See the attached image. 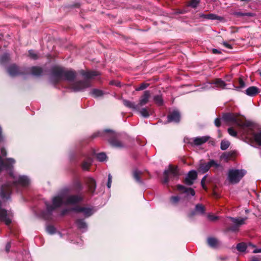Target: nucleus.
I'll return each instance as SVG.
<instances>
[{"instance_id": "1", "label": "nucleus", "mask_w": 261, "mask_h": 261, "mask_svg": "<svg viewBox=\"0 0 261 261\" xmlns=\"http://www.w3.org/2000/svg\"><path fill=\"white\" fill-rule=\"evenodd\" d=\"M222 119L227 122H230L240 127L243 130V134L247 139H253L254 142L259 146H261V130L254 133L253 132V125L249 121H242L237 118L232 113H225L222 116Z\"/></svg>"}, {"instance_id": "2", "label": "nucleus", "mask_w": 261, "mask_h": 261, "mask_svg": "<svg viewBox=\"0 0 261 261\" xmlns=\"http://www.w3.org/2000/svg\"><path fill=\"white\" fill-rule=\"evenodd\" d=\"M82 200V197L79 195H68L65 191H63L52 199V204L45 202L46 213L50 215L51 213L57 208L63 204H75Z\"/></svg>"}, {"instance_id": "3", "label": "nucleus", "mask_w": 261, "mask_h": 261, "mask_svg": "<svg viewBox=\"0 0 261 261\" xmlns=\"http://www.w3.org/2000/svg\"><path fill=\"white\" fill-rule=\"evenodd\" d=\"M246 173V171L243 169H229L227 174V180L232 184H237Z\"/></svg>"}, {"instance_id": "4", "label": "nucleus", "mask_w": 261, "mask_h": 261, "mask_svg": "<svg viewBox=\"0 0 261 261\" xmlns=\"http://www.w3.org/2000/svg\"><path fill=\"white\" fill-rule=\"evenodd\" d=\"M64 69L61 67H53L51 72V81L56 84L63 80Z\"/></svg>"}, {"instance_id": "5", "label": "nucleus", "mask_w": 261, "mask_h": 261, "mask_svg": "<svg viewBox=\"0 0 261 261\" xmlns=\"http://www.w3.org/2000/svg\"><path fill=\"white\" fill-rule=\"evenodd\" d=\"M229 219H230L233 223V225L228 227V230L231 231H237L239 228L245 224V221L247 220V217L244 218H233L229 217Z\"/></svg>"}, {"instance_id": "6", "label": "nucleus", "mask_w": 261, "mask_h": 261, "mask_svg": "<svg viewBox=\"0 0 261 261\" xmlns=\"http://www.w3.org/2000/svg\"><path fill=\"white\" fill-rule=\"evenodd\" d=\"M212 166H215L216 168H218L221 167V165L217 163L215 161L212 160L207 163H201L199 165L198 171L199 173H204L208 171Z\"/></svg>"}, {"instance_id": "7", "label": "nucleus", "mask_w": 261, "mask_h": 261, "mask_svg": "<svg viewBox=\"0 0 261 261\" xmlns=\"http://www.w3.org/2000/svg\"><path fill=\"white\" fill-rule=\"evenodd\" d=\"M12 217L13 215L10 211L0 208V221L4 222L7 225H9L12 222Z\"/></svg>"}, {"instance_id": "8", "label": "nucleus", "mask_w": 261, "mask_h": 261, "mask_svg": "<svg viewBox=\"0 0 261 261\" xmlns=\"http://www.w3.org/2000/svg\"><path fill=\"white\" fill-rule=\"evenodd\" d=\"M91 87L90 81L88 80L80 81L75 82L72 86L74 91H80Z\"/></svg>"}, {"instance_id": "9", "label": "nucleus", "mask_w": 261, "mask_h": 261, "mask_svg": "<svg viewBox=\"0 0 261 261\" xmlns=\"http://www.w3.org/2000/svg\"><path fill=\"white\" fill-rule=\"evenodd\" d=\"M172 174L174 177H177L179 175L177 167L169 165L168 169L164 171V183L167 184L169 182V174Z\"/></svg>"}, {"instance_id": "10", "label": "nucleus", "mask_w": 261, "mask_h": 261, "mask_svg": "<svg viewBox=\"0 0 261 261\" xmlns=\"http://www.w3.org/2000/svg\"><path fill=\"white\" fill-rule=\"evenodd\" d=\"M73 211L83 213L86 217L91 216L94 212L93 209L89 207L76 206L72 208Z\"/></svg>"}, {"instance_id": "11", "label": "nucleus", "mask_w": 261, "mask_h": 261, "mask_svg": "<svg viewBox=\"0 0 261 261\" xmlns=\"http://www.w3.org/2000/svg\"><path fill=\"white\" fill-rule=\"evenodd\" d=\"M197 177V173L195 170L190 171L185 179V183L188 186H191Z\"/></svg>"}, {"instance_id": "12", "label": "nucleus", "mask_w": 261, "mask_h": 261, "mask_svg": "<svg viewBox=\"0 0 261 261\" xmlns=\"http://www.w3.org/2000/svg\"><path fill=\"white\" fill-rule=\"evenodd\" d=\"M80 73L85 79V80L90 81L91 79L99 74V72L95 71H85L83 70L80 71Z\"/></svg>"}, {"instance_id": "13", "label": "nucleus", "mask_w": 261, "mask_h": 261, "mask_svg": "<svg viewBox=\"0 0 261 261\" xmlns=\"http://www.w3.org/2000/svg\"><path fill=\"white\" fill-rule=\"evenodd\" d=\"M85 182L88 187L89 192L91 194H93L96 187L95 180L92 177H88L85 179Z\"/></svg>"}, {"instance_id": "14", "label": "nucleus", "mask_w": 261, "mask_h": 261, "mask_svg": "<svg viewBox=\"0 0 261 261\" xmlns=\"http://www.w3.org/2000/svg\"><path fill=\"white\" fill-rule=\"evenodd\" d=\"M76 77V72L72 70H65L64 69L63 80L69 82L73 81Z\"/></svg>"}, {"instance_id": "15", "label": "nucleus", "mask_w": 261, "mask_h": 261, "mask_svg": "<svg viewBox=\"0 0 261 261\" xmlns=\"http://www.w3.org/2000/svg\"><path fill=\"white\" fill-rule=\"evenodd\" d=\"M150 96V91L148 90L145 91L139 99V103L138 104L139 105V107L143 106L147 103Z\"/></svg>"}, {"instance_id": "16", "label": "nucleus", "mask_w": 261, "mask_h": 261, "mask_svg": "<svg viewBox=\"0 0 261 261\" xmlns=\"http://www.w3.org/2000/svg\"><path fill=\"white\" fill-rule=\"evenodd\" d=\"M167 118L168 122H174L178 123L180 121V115L178 111L175 110L171 113Z\"/></svg>"}, {"instance_id": "17", "label": "nucleus", "mask_w": 261, "mask_h": 261, "mask_svg": "<svg viewBox=\"0 0 261 261\" xmlns=\"http://www.w3.org/2000/svg\"><path fill=\"white\" fill-rule=\"evenodd\" d=\"M8 72L11 76H15L22 73L19 68L15 64L9 66L7 69Z\"/></svg>"}, {"instance_id": "18", "label": "nucleus", "mask_w": 261, "mask_h": 261, "mask_svg": "<svg viewBox=\"0 0 261 261\" xmlns=\"http://www.w3.org/2000/svg\"><path fill=\"white\" fill-rule=\"evenodd\" d=\"M177 188L179 191L186 194L187 195H191L192 196L195 195V191L192 188H187L181 185H178L177 186Z\"/></svg>"}, {"instance_id": "19", "label": "nucleus", "mask_w": 261, "mask_h": 261, "mask_svg": "<svg viewBox=\"0 0 261 261\" xmlns=\"http://www.w3.org/2000/svg\"><path fill=\"white\" fill-rule=\"evenodd\" d=\"M204 212L205 209L204 206L202 204H198L195 206V210L191 212V213L189 214V217H192L196 214H203Z\"/></svg>"}, {"instance_id": "20", "label": "nucleus", "mask_w": 261, "mask_h": 261, "mask_svg": "<svg viewBox=\"0 0 261 261\" xmlns=\"http://www.w3.org/2000/svg\"><path fill=\"white\" fill-rule=\"evenodd\" d=\"M200 18L210 20H221L222 18L215 14L209 13L207 14H199Z\"/></svg>"}, {"instance_id": "21", "label": "nucleus", "mask_w": 261, "mask_h": 261, "mask_svg": "<svg viewBox=\"0 0 261 261\" xmlns=\"http://www.w3.org/2000/svg\"><path fill=\"white\" fill-rule=\"evenodd\" d=\"M124 105L134 111H139V107L138 105H136L135 102L127 100H123Z\"/></svg>"}, {"instance_id": "22", "label": "nucleus", "mask_w": 261, "mask_h": 261, "mask_svg": "<svg viewBox=\"0 0 261 261\" xmlns=\"http://www.w3.org/2000/svg\"><path fill=\"white\" fill-rule=\"evenodd\" d=\"M75 223L79 229L81 230L82 232H84L87 229V224L84 219H79L76 220Z\"/></svg>"}, {"instance_id": "23", "label": "nucleus", "mask_w": 261, "mask_h": 261, "mask_svg": "<svg viewBox=\"0 0 261 261\" xmlns=\"http://www.w3.org/2000/svg\"><path fill=\"white\" fill-rule=\"evenodd\" d=\"M259 92L258 88L255 86H251L248 88L246 91L245 93L250 96H254Z\"/></svg>"}, {"instance_id": "24", "label": "nucleus", "mask_w": 261, "mask_h": 261, "mask_svg": "<svg viewBox=\"0 0 261 261\" xmlns=\"http://www.w3.org/2000/svg\"><path fill=\"white\" fill-rule=\"evenodd\" d=\"M208 136H203L201 137H196L194 138L193 142L196 145H200L207 141L209 139Z\"/></svg>"}, {"instance_id": "25", "label": "nucleus", "mask_w": 261, "mask_h": 261, "mask_svg": "<svg viewBox=\"0 0 261 261\" xmlns=\"http://www.w3.org/2000/svg\"><path fill=\"white\" fill-rule=\"evenodd\" d=\"M213 84L215 85L214 88L225 89L226 86V83L221 79H217L213 82Z\"/></svg>"}, {"instance_id": "26", "label": "nucleus", "mask_w": 261, "mask_h": 261, "mask_svg": "<svg viewBox=\"0 0 261 261\" xmlns=\"http://www.w3.org/2000/svg\"><path fill=\"white\" fill-rule=\"evenodd\" d=\"M31 74L35 76H40L43 73V70L41 68L39 67H32L30 69Z\"/></svg>"}, {"instance_id": "27", "label": "nucleus", "mask_w": 261, "mask_h": 261, "mask_svg": "<svg viewBox=\"0 0 261 261\" xmlns=\"http://www.w3.org/2000/svg\"><path fill=\"white\" fill-rule=\"evenodd\" d=\"M139 112L141 116L144 118H148L151 114V110L146 108H142L137 111Z\"/></svg>"}, {"instance_id": "28", "label": "nucleus", "mask_w": 261, "mask_h": 261, "mask_svg": "<svg viewBox=\"0 0 261 261\" xmlns=\"http://www.w3.org/2000/svg\"><path fill=\"white\" fill-rule=\"evenodd\" d=\"M110 144L116 148H122L124 146V144L120 141L116 139H112L109 141Z\"/></svg>"}, {"instance_id": "29", "label": "nucleus", "mask_w": 261, "mask_h": 261, "mask_svg": "<svg viewBox=\"0 0 261 261\" xmlns=\"http://www.w3.org/2000/svg\"><path fill=\"white\" fill-rule=\"evenodd\" d=\"M153 100L158 106H162L164 105V100L162 95H154L153 97Z\"/></svg>"}, {"instance_id": "30", "label": "nucleus", "mask_w": 261, "mask_h": 261, "mask_svg": "<svg viewBox=\"0 0 261 261\" xmlns=\"http://www.w3.org/2000/svg\"><path fill=\"white\" fill-rule=\"evenodd\" d=\"M91 95L94 97L102 96L104 93L102 90L97 89H93L90 92Z\"/></svg>"}, {"instance_id": "31", "label": "nucleus", "mask_w": 261, "mask_h": 261, "mask_svg": "<svg viewBox=\"0 0 261 261\" xmlns=\"http://www.w3.org/2000/svg\"><path fill=\"white\" fill-rule=\"evenodd\" d=\"M207 241L208 245L211 247L215 248L218 245V240L214 238H208Z\"/></svg>"}, {"instance_id": "32", "label": "nucleus", "mask_w": 261, "mask_h": 261, "mask_svg": "<svg viewBox=\"0 0 261 261\" xmlns=\"http://www.w3.org/2000/svg\"><path fill=\"white\" fill-rule=\"evenodd\" d=\"M141 174V171L138 170H135L133 171V177L137 182L139 183H142V181L140 179V175Z\"/></svg>"}, {"instance_id": "33", "label": "nucleus", "mask_w": 261, "mask_h": 261, "mask_svg": "<svg viewBox=\"0 0 261 261\" xmlns=\"http://www.w3.org/2000/svg\"><path fill=\"white\" fill-rule=\"evenodd\" d=\"M213 82H207L205 83H204L202 87L200 88L201 90H207L209 89H211V88H214V87L212 86L213 85Z\"/></svg>"}, {"instance_id": "34", "label": "nucleus", "mask_w": 261, "mask_h": 261, "mask_svg": "<svg viewBox=\"0 0 261 261\" xmlns=\"http://www.w3.org/2000/svg\"><path fill=\"white\" fill-rule=\"evenodd\" d=\"M230 145V142L227 140H222L221 142L220 148L222 150H226Z\"/></svg>"}, {"instance_id": "35", "label": "nucleus", "mask_w": 261, "mask_h": 261, "mask_svg": "<svg viewBox=\"0 0 261 261\" xmlns=\"http://www.w3.org/2000/svg\"><path fill=\"white\" fill-rule=\"evenodd\" d=\"M92 162L91 158H88L86 161H85L82 164V168L84 170H87Z\"/></svg>"}, {"instance_id": "36", "label": "nucleus", "mask_w": 261, "mask_h": 261, "mask_svg": "<svg viewBox=\"0 0 261 261\" xmlns=\"http://www.w3.org/2000/svg\"><path fill=\"white\" fill-rule=\"evenodd\" d=\"M247 248L246 244L244 243H239L237 246V249L240 252H244Z\"/></svg>"}, {"instance_id": "37", "label": "nucleus", "mask_w": 261, "mask_h": 261, "mask_svg": "<svg viewBox=\"0 0 261 261\" xmlns=\"http://www.w3.org/2000/svg\"><path fill=\"white\" fill-rule=\"evenodd\" d=\"M96 158L99 161L103 162L106 160L107 155L105 153L101 152L96 154Z\"/></svg>"}, {"instance_id": "38", "label": "nucleus", "mask_w": 261, "mask_h": 261, "mask_svg": "<svg viewBox=\"0 0 261 261\" xmlns=\"http://www.w3.org/2000/svg\"><path fill=\"white\" fill-rule=\"evenodd\" d=\"M9 60V55L5 54L3 55L0 58V63L1 64H5Z\"/></svg>"}, {"instance_id": "39", "label": "nucleus", "mask_w": 261, "mask_h": 261, "mask_svg": "<svg viewBox=\"0 0 261 261\" xmlns=\"http://www.w3.org/2000/svg\"><path fill=\"white\" fill-rule=\"evenodd\" d=\"M30 57L34 60H36L38 58V55L37 53L33 50H30L29 51Z\"/></svg>"}, {"instance_id": "40", "label": "nucleus", "mask_w": 261, "mask_h": 261, "mask_svg": "<svg viewBox=\"0 0 261 261\" xmlns=\"http://www.w3.org/2000/svg\"><path fill=\"white\" fill-rule=\"evenodd\" d=\"M236 15L238 16H249V17H252L254 16V14L252 13L248 12V13H243V12H236Z\"/></svg>"}, {"instance_id": "41", "label": "nucleus", "mask_w": 261, "mask_h": 261, "mask_svg": "<svg viewBox=\"0 0 261 261\" xmlns=\"http://www.w3.org/2000/svg\"><path fill=\"white\" fill-rule=\"evenodd\" d=\"M46 231L48 233L53 234L56 232V228L53 226L49 225L46 227Z\"/></svg>"}, {"instance_id": "42", "label": "nucleus", "mask_w": 261, "mask_h": 261, "mask_svg": "<svg viewBox=\"0 0 261 261\" xmlns=\"http://www.w3.org/2000/svg\"><path fill=\"white\" fill-rule=\"evenodd\" d=\"M149 86V84L147 83H142L140 86L136 88L137 91L143 90L147 88Z\"/></svg>"}, {"instance_id": "43", "label": "nucleus", "mask_w": 261, "mask_h": 261, "mask_svg": "<svg viewBox=\"0 0 261 261\" xmlns=\"http://www.w3.org/2000/svg\"><path fill=\"white\" fill-rule=\"evenodd\" d=\"M73 186L77 190H81L82 189V184L79 180H76L74 182Z\"/></svg>"}, {"instance_id": "44", "label": "nucleus", "mask_w": 261, "mask_h": 261, "mask_svg": "<svg viewBox=\"0 0 261 261\" xmlns=\"http://www.w3.org/2000/svg\"><path fill=\"white\" fill-rule=\"evenodd\" d=\"M199 3V0H191L190 6L193 8H195L197 7Z\"/></svg>"}, {"instance_id": "45", "label": "nucleus", "mask_w": 261, "mask_h": 261, "mask_svg": "<svg viewBox=\"0 0 261 261\" xmlns=\"http://www.w3.org/2000/svg\"><path fill=\"white\" fill-rule=\"evenodd\" d=\"M228 133L231 136L236 137L237 136V132L232 127H229L228 129Z\"/></svg>"}, {"instance_id": "46", "label": "nucleus", "mask_w": 261, "mask_h": 261, "mask_svg": "<svg viewBox=\"0 0 261 261\" xmlns=\"http://www.w3.org/2000/svg\"><path fill=\"white\" fill-rule=\"evenodd\" d=\"M180 199V197L178 196H172L171 197L170 200L172 203L176 204L177 203Z\"/></svg>"}, {"instance_id": "47", "label": "nucleus", "mask_w": 261, "mask_h": 261, "mask_svg": "<svg viewBox=\"0 0 261 261\" xmlns=\"http://www.w3.org/2000/svg\"><path fill=\"white\" fill-rule=\"evenodd\" d=\"M206 178V175H205L203 176V177L202 178V179L201 180V185L202 188L204 190H207V188H206V186L205 185Z\"/></svg>"}, {"instance_id": "48", "label": "nucleus", "mask_w": 261, "mask_h": 261, "mask_svg": "<svg viewBox=\"0 0 261 261\" xmlns=\"http://www.w3.org/2000/svg\"><path fill=\"white\" fill-rule=\"evenodd\" d=\"M230 156H231V154L230 153L225 152V153H223L221 158L222 159H224L225 160L227 161L229 160V159L230 158Z\"/></svg>"}, {"instance_id": "49", "label": "nucleus", "mask_w": 261, "mask_h": 261, "mask_svg": "<svg viewBox=\"0 0 261 261\" xmlns=\"http://www.w3.org/2000/svg\"><path fill=\"white\" fill-rule=\"evenodd\" d=\"M112 175H111V174H109L108 175V182H107V187L110 189L111 188V184H112Z\"/></svg>"}, {"instance_id": "50", "label": "nucleus", "mask_w": 261, "mask_h": 261, "mask_svg": "<svg viewBox=\"0 0 261 261\" xmlns=\"http://www.w3.org/2000/svg\"><path fill=\"white\" fill-rule=\"evenodd\" d=\"M112 175H111V174H109L108 175V182H107V187L110 189L111 188V184H112Z\"/></svg>"}, {"instance_id": "51", "label": "nucleus", "mask_w": 261, "mask_h": 261, "mask_svg": "<svg viewBox=\"0 0 261 261\" xmlns=\"http://www.w3.org/2000/svg\"><path fill=\"white\" fill-rule=\"evenodd\" d=\"M239 86L237 87L236 89L243 88L245 87V84L244 82L241 79H239Z\"/></svg>"}, {"instance_id": "52", "label": "nucleus", "mask_w": 261, "mask_h": 261, "mask_svg": "<svg viewBox=\"0 0 261 261\" xmlns=\"http://www.w3.org/2000/svg\"><path fill=\"white\" fill-rule=\"evenodd\" d=\"M208 218L210 220L214 221H215V220L218 219V217H217L216 216H214V215H209L208 216Z\"/></svg>"}, {"instance_id": "53", "label": "nucleus", "mask_w": 261, "mask_h": 261, "mask_svg": "<svg viewBox=\"0 0 261 261\" xmlns=\"http://www.w3.org/2000/svg\"><path fill=\"white\" fill-rule=\"evenodd\" d=\"M215 124L216 126L219 127L221 125L220 119L217 118L215 120Z\"/></svg>"}, {"instance_id": "54", "label": "nucleus", "mask_w": 261, "mask_h": 261, "mask_svg": "<svg viewBox=\"0 0 261 261\" xmlns=\"http://www.w3.org/2000/svg\"><path fill=\"white\" fill-rule=\"evenodd\" d=\"M223 45L227 48H231V46L230 44H229L228 43H227L226 41L223 42Z\"/></svg>"}, {"instance_id": "55", "label": "nucleus", "mask_w": 261, "mask_h": 261, "mask_svg": "<svg viewBox=\"0 0 261 261\" xmlns=\"http://www.w3.org/2000/svg\"><path fill=\"white\" fill-rule=\"evenodd\" d=\"M11 248V243L9 242L7 244L6 246V251L8 252L10 251V249Z\"/></svg>"}, {"instance_id": "56", "label": "nucleus", "mask_w": 261, "mask_h": 261, "mask_svg": "<svg viewBox=\"0 0 261 261\" xmlns=\"http://www.w3.org/2000/svg\"><path fill=\"white\" fill-rule=\"evenodd\" d=\"M70 210L72 211V209H71V210H69V209H64V210H63L62 211L61 215L62 216H64V215H65L66 214H67V213H68Z\"/></svg>"}, {"instance_id": "57", "label": "nucleus", "mask_w": 261, "mask_h": 261, "mask_svg": "<svg viewBox=\"0 0 261 261\" xmlns=\"http://www.w3.org/2000/svg\"><path fill=\"white\" fill-rule=\"evenodd\" d=\"M1 153H2V155L4 156H5L7 155L6 151L5 150V149L4 148L1 149Z\"/></svg>"}, {"instance_id": "58", "label": "nucleus", "mask_w": 261, "mask_h": 261, "mask_svg": "<svg viewBox=\"0 0 261 261\" xmlns=\"http://www.w3.org/2000/svg\"><path fill=\"white\" fill-rule=\"evenodd\" d=\"M251 261H261V259L258 258L256 256H253L252 258Z\"/></svg>"}, {"instance_id": "59", "label": "nucleus", "mask_w": 261, "mask_h": 261, "mask_svg": "<svg viewBox=\"0 0 261 261\" xmlns=\"http://www.w3.org/2000/svg\"><path fill=\"white\" fill-rule=\"evenodd\" d=\"M212 52L214 54H220L221 53L220 51H219L218 49H215V48L213 49Z\"/></svg>"}, {"instance_id": "60", "label": "nucleus", "mask_w": 261, "mask_h": 261, "mask_svg": "<svg viewBox=\"0 0 261 261\" xmlns=\"http://www.w3.org/2000/svg\"><path fill=\"white\" fill-rule=\"evenodd\" d=\"M261 252V248L255 249L253 251V253H260Z\"/></svg>"}, {"instance_id": "61", "label": "nucleus", "mask_w": 261, "mask_h": 261, "mask_svg": "<svg viewBox=\"0 0 261 261\" xmlns=\"http://www.w3.org/2000/svg\"><path fill=\"white\" fill-rule=\"evenodd\" d=\"M111 85H115L116 86H118V87L120 86V83H118V82L115 83L114 82L112 81L111 82Z\"/></svg>"}, {"instance_id": "62", "label": "nucleus", "mask_w": 261, "mask_h": 261, "mask_svg": "<svg viewBox=\"0 0 261 261\" xmlns=\"http://www.w3.org/2000/svg\"><path fill=\"white\" fill-rule=\"evenodd\" d=\"M2 128L0 127V142H1L3 140V136H2Z\"/></svg>"}, {"instance_id": "63", "label": "nucleus", "mask_w": 261, "mask_h": 261, "mask_svg": "<svg viewBox=\"0 0 261 261\" xmlns=\"http://www.w3.org/2000/svg\"><path fill=\"white\" fill-rule=\"evenodd\" d=\"M214 196H215V197H216V198H218L219 197V194L216 193V192H214Z\"/></svg>"}, {"instance_id": "64", "label": "nucleus", "mask_w": 261, "mask_h": 261, "mask_svg": "<svg viewBox=\"0 0 261 261\" xmlns=\"http://www.w3.org/2000/svg\"><path fill=\"white\" fill-rule=\"evenodd\" d=\"M100 135V133L98 132L96 134H95L94 137L98 136Z\"/></svg>"}]
</instances>
